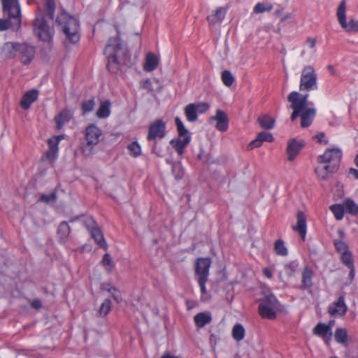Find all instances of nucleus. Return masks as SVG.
Returning a JSON list of instances; mask_svg holds the SVG:
<instances>
[{"instance_id":"7","label":"nucleus","mask_w":358,"mask_h":358,"mask_svg":"<svg viewBox=\"0 0 358 358\" xmlns=\"http://www.w3.org/2000/svg\"><path fill=\"white\" fill-rule=\"evenodd\" d=\"M278 308L277 299L273 294L266 296L259 306V313L262 317L273 320L276 317Z\"/></svg>"},{"instance_id":"5","label":"nucleus","mask_w":358,"mask_h":358,"mask_svg":"<svg viewBox=\"0 0 358 358\" xmlns=\"http://www.w3.org/2000/svg\"><path fill=\"white\" fill-rule=\"evenodd\" d=\"M317 76L312 66H305L300 78V91L310 92L317 89Z\"/></svg>"},{"instance_id":"23","label":"nucleus","mask_w":358,"mask_h":358,"mask_svg":"<svg viewBox=\"0 0 358 358\" xmlns=\"http://www.w3.org/2000/svg\"><path fill=\"white\" fill-rule=\"evenodd\" d=\"M38 96V91L36 90L27 92L22 98L20 101L21 107L24 110L29 109L31 103L36 101Z\"/></svg>"},{"instance_id":"51","label":"nucleus","mask_w":358,"mask_h":358,"mask_svg":"<svg viewBox=\"0 0 358 358\" xmlns=\"http://www.w3.org/2000/svg\"><path fill=\"white\" fill-rule=\"evenodd\" d=\"M111 309V301L109 299H105L99 308L100 315L106 316Z\"/></svg>"},{"instance_id":"20","label":"nucleus","mask_w":358,"mask_h":358,"mask_svg":"<svg viewBox=\"0 0 358 358\" xmlns=\"http://www.w3.org/2000/svg\"><path fill=\"white\" fill-rule=\"evenodd\" d=\"M296 219V224L293 226L292 229L299 234L303 241H305L307 231L306 217L302 211H299L297 213Z\"/></svg>"},{"instance_id":"58","label":"nucleus","mask_w":358,"mask_h":358,"mask_svg":"<svg viewBox=\"0 0 358 358\" xmlns=\"http://www.w3.org/2000/svg\"><path fill=\"white\" fill-rule=\"evenodd\" d=\"M196 110L201 113H205L209 108L206 103H199L196 104Z\"/></svg>"},{"instance_id":"12","label":"nucleus","mask_w":358,"mask_h":358,"mask_svg":"<svg viewBox=\"0 0 358 358\" xmlns=\"http://www.w3.org/2000/svg\"><path fill=\"white\" fill-rule=\"evenodd\" d=\"M210 265V258H199L196 260L194 269L197 280H208Z\"/></svg>"},{"instance_id":"53","label":"nucleus","mask_w":358,"mask_h":358,"mask_svg":"<svg viewBox=\"0 0 358 358\" xmlns=\"http://www.w3.org/2000/svg\"><path fill=\"white\" fill-rule=\"evenodd\" d=\"M84 226L90 231L96 228V222L92 217H87L83 220Z\"/></svg>"},{"instance_id":"27","label":"nucleus","mask_w":358,"mask_h":358,"mask_svg":"<svg viewBox=\"0 0 358 358\" xmlns=\"http://www.w3.org/2000/svg\"><path fill=\"white\" fill-rule=\"evenodd\" d=\"M194 320L198 328H202L211 322L212 317L208 313H199L194 316Z\"/></svg>"},{"instance_id":"59","label":"nucleus","mask_w":358,"mask_h":358,"mask_svg":"<svg viewBox=\"0 0 358 358\" xmlns=\"http://www.w3.org/2000/svg\"><path fill=\"white\" fill-rule=\"evenodd\" d=\"M324 137L325 135L324 133H320L317 135H316L315 138L317 140L319 143L327 145L328 143V141L325 140Z\"/></svg>"},{"instance_id":"60","label":"nucleus","mask_w":358,"mask_h":358,"mask_svg":"<svg viewBox=\"0 0 358 358\" xmlns=\"http://www.w3.org/2000/svg\"><path fill=\"white\" fill-rule=\"evenodd\" d=\"M130 1L133 5L140 7V8H143L146 4L145 0H130Z\"/></svg>"},{"instance_id":"29","label":"nucleus","mask_w":358,"mask_h":358,"mask_svg":"<svg viewBox=\"0 0 358 358\" xmlns=\"http://www.w3.org/2000/svg\"><path fill=\"white\" fill-rule=\"evenodd\" d=\"M313 271L308 266H305L302 272V287L309 288L312 286Z\"/></svg>"},{"instance_id":"25","label":"nucleus","mask_w":358,"mask_h":358,"mask_svg":"<svg viewBox=\"0 0 358 358\" xmlns=\"http://www.w3.org/2000/svg\"><path fill=\"white\" fill-rule=\"evenodd\" d=\"M159 64V59L152 52L147 54L145 61L143 64V69L147 72H150L157 69Z\"/></svg>"},{"instance_id":"22","label":"nucleus","mask_w":358,"mask_h":358,"mask_svg":"<svg viewBox=\"0 0 358 358\" xmlns=\"http://www.w3.org/2000/svg\"><path fill=\"white\" fill-rule=\"evenodd\" d=\"M20 43L7 42L6 43L1 50V55L6 59H12L15 57L18 52V48Z\"/></svg>"},{"instance_id":"26","label":"nucleus","mask_w":358,"mask_h":358,"mask_svg":"<svg viewBox=\"0 0 358 358\" xmlns=\"http://www.w3.org/2000/svg\"><path fill=\"white\" fill-rule=\"evenodd\" d=\"M72 117V113L69 110L65 109L62 110L59 115L55 117L57 128L61 129L64 124L69 122Z\"/></svg>"},{"instance_id":"17","label":"nucleus","mask_w":358,"mask_h":358,"mask_svg":"<svg viewBox=\"0 0 358 358\" xmlns=\"http://www.w3.org/2000/svg\"><path fill=\"white\" fill-rule=\"evenodd\" d=\"M347 310L345 298L343 296H341L336 302L329 306L328 312L332 316H343L346 313Z\"/></svg>"},{"instance_id":"42","label":"nucleus","mask_w":358,"mask_h":358,"mask_svg":"<svg viewBox=\"0 0 358 358\" xmlns=\"http://www.w3.org/2000/svg\"><path fill=\"white\" fill-rule=\"evenodd\" d=\"M222 80L226 86L230 87L234 82V78L229 71L224 70L222 73Z\"/></svg>"},{"instance_id":"31","label":"nucleus","mask_w":358,"mask_h":358,"mask_svg":"<svg viewBox=\"0 0 358 358\" xmlns=\"http://www.w3.org/2000/svg\"><path fill=\"white\" fill-rule=\"evenodd\" d=\"M70 227L66 222H62L57 229V234L60 241L65 242L70 234Z\"/></svg>"},{"instance_id":"32","label":"nucleus","mask_w":358,"mask_h":358,"mask_svg":"<svg viewBox=\"0 0 358 358\" xmlns=\"http://www.w3.org/2000/svg\"><path fill=\"white\" fill-rule=\"evenodd\" d=\"M185 114L188 121L195 122L197 120V110L196 103H190L186 106Z\"/></svg>"},{"instance_id":"43","label":"nucleus","mask_w":358,"mask_h":358,"mask_svg":"<svg viewBox=\"0 0 358 358\" xmlns=\"http://www.w3.org/2000/svg\"><path fill=\"white\" fill-rule=\"evenodd\" d=\"M127 148L129 151V154L134 157H138L141 153V148L136 141L130 143Z\"/></svg>"},{"instance_id":"28","label":"nucleus","mask_w":358,"mask_h":358,"mask_svg":"<svg viewBox=\"0 0 358 358\" xmlns=\"http://www.w3.org/2000/svg\"><path fill=\"white\" fill-rule=\"evenodd\" d=\"M92 237L94 239L96 243L101 248L105 250L107 249L108 246L106 242L103 238V235L100 229L96 227L90 231Z\"/></svg>"},{"instance_id":"2","label":"nucleus","mask_w":358,"mask_h":358,"mask_svg":"<svg viewBox=\"0 0 358 358\" xmlns=\"http://www.w3.org/2000/svg\"><path fill=\"white\" fill-rule=\"evenodd\" d=\"M104 53L108 58V69L113 73L122 71L124 66L129 64L127 50L122 47L118 36L109 40Z\"/></svg>"},{"instance_id":"37","label":"nucleus","mask_w":358,"mask_h":358,"mask_svg":"<svg viewBox=\"0 0 358 358\" xmlns=\"http://www.w3.org/2000/svg\"><path fill=\"white\" fill-rule=\"evenodd\" d=\"M274 250L278 255L286 256L288 253L285 242L281 239L277 240L275 242Z\"/></svg>"},{"instance_id":"24","label":"nucleus","mask_w":358,"mask_h":358,"mask_svg":"<svg viewBox=\"0 0 358 358\" xmlns=\"http://www.w3.org/2000/svg\"><path fill=\"white\" fill-rule=\"evenodd\" d=\"M191 137L190 136H185V137L173 139L171 141L170 143L175 148L176 151L178 152L179 155H182L184 152V150L185 147L190 142Z\"/></svg>"},{"instance_id":"6","label":"nucleus","mask_w":358,"mask_h":358,"mask_svg":"<svg viewBox=\"0 0 358 358\" xmlns=\"http://www.w3.org/2000/svg\"><path fill=\"white\" fill-rule=\"evenodd\" d=\"M101 135V129L94 124H91L85 129L87 143L82 148V152L85 156H90L93 154L94 148L99 142Z\"/></svg>"},{"instance_id":"1","label":"nucleus","mask_w":358,"mask_h":358,"mask_svg":"<svg viewBox=\"0 0 358 358\" xmlns=\"http://www.w3.org/2000/svg\"><path fill=\"white\" fill-rule=\"evenodd\" d=\"M308 94H301L298 92H292L287 96V101L290 103L289 108L293 112L290 119L294 122L299 116L301 117V127H308L313 121L316 114V110L308 108Z\"/></svg>"},{"instance_id":"40","label":"nucleus","mask_w":358,"mask_h":358,"mask_svg":"<svg viewBox=\"0 0 358 358\" xmlns=\"http://www.w3.org/2000/svg\"><path fill=\"white\" fill-rule=\"evenodd\" d=\"M330 210L334 213L335 217L338 220L343 219L344 215V208L340 204H334L330 207Z\"/></svg>"},{"instance_id":"55","label":"nucleus","mask_w":358,"mask_h":358,"mask_svg":"<svg viewBox=\"0 0 358 358\" xmlns=\"http://www.w3.org/2000/svg\"><path fill=\"white\" fill-rule=\"evenodd\" d=\"M259 137H260L262 142H273L274 138L271 133L266 131H262L259 133Z\"/></svg>"},{"instance_id":"38","label":"nucleus","mask_w":358,"mask_h":358,"mask_svg":"<svg viewBox=\"0 0 358 358\" xmlns=\"http://www.w3.org/2000/svg\"><path fill=\"white\" fill-rule=\"evenodd\" d=\"M102 265L107 272L110 273L114 268V262L112 260L110 255L108 253L105 254L101 261Z\"/></svg>"},{"instance_id":"48","label":"nucleus","mask_w":358,"mask_h":358,"mask_svg":"<svg viewBox=\"0 0 358 358\" xmlns=\"http://www.w3.org/2000/svg\"><path fill=\"white\" fill-rule=\"evenodd\" d=\"M299 266L296 261L291 262L284 266L285 273L287 275L292 276L297 270Z\"/></svg>"},{"instance_id":"41","label":"nucleus","mask_w":358,"mask_h":358,"mask_svg":"<svg viewBox=\"0 0 358 358\" xmlns=\"http://www.w3.org/2000/svg\"><path fill=\"white\" fill-rule=\"evenodd\" d=\"M175 123L177 127L179 137L182 138L185 136H189L187 129L185 127L182 120L178 117L175 118Z\"/></svg>"},{"instance_id":"52","label":"nucleus","mask_w":358,"mask_h":358,"mask_svg":"<svg viewBox=\"0 0 358 358\" xmlns=\"http://www.w3.org/2000/svg\"><path fill=\"white\" fill-rule=\"evenodd\" d=\"M95 106L94 101L93 99L85 101L82 104V110L84 113L91 112Z\"/></svg>"},{"instance_id":"44","label":"nucleus","mask_w":358,"mask_h":358,"mask_svg":"<svg viewBox=\"0 0 358 358\" xmlns=\"http://www.w3.org/2000/svg\"><path fill=\"white\" fill-rule=\"evenodd\" d=\"M344 205L347 213L352 215H358V206L352 200H347Z\"/></svg>"},{"instance_id":"36","label":"nucleus","mask_w":358,"mask_h":358,"mask_svg":"<svg viewBox=\"0 0 358 358\" xmlns=\"http://www.w3.org/2000/svg\"><path fill=\"white\" fill-rule=\"evenodd\" d=\"M273 5L268 2L257 3L254 7L253 12L256 14H260L265 12H269L272 10Z\"/></svg>"},{"instance_id":"49","label":"nucleus","mask_w":358,"mask_h":358,"mask_svg":"<svg viewBox=\"0 0 358 358\" xmlns=\"http://www.w3.org/2000/svg\"><path fill=\"white\" fill-rule=\"evenodd\" d=\"M141 87L148 90V92L161 91V87L158 86L157 88H155L152 85V80L149 78L145 80L141 83Z\"/></svg>"},{"instance_id":"18","label":"nucleus","mask_w":358,"mask_h":358,"mask_svg":"<svg viewBox=\"0 0 358 358\" xmlns=\"http://www.w3.org/2000/svg\"><path fill=\"white\" fill-rule=\"evenodd\" d=\"M313 334L321 337L329 344L332 336L331 327L324 323H319L313 328Z\"/></svg>"},{"instance_id":"54","label":"nucleus","mask_w":358,"mask_h":358,"mask_svg":"<svg viewBox=\"0 0 358 358\" xmlns=\"http://www.w3.org/2000/svg\"><path fill=\"white\" fill-rule=\"evenodd\" d=\"M107 290L112 294L113 297L117 302L120 303L122 301L120 292L115 287H111Z\"/></svg>"},{"instance_id":"64","label":"nucleus","mask_w":358,"mask_h":358,"mask_svg":"<svg viewBox=\"0 0 358 358\" xmlns=\"http://www.w3.org/2000/svg\"><path fill=\"white\" fill-rule=\"evenodd\" d=\"M349 173L358 179V170L352 168L349 170Z\"/></svg>"},{"instance_id":"62","label":"nucleus","mask_w":358,"mask_h":358,"mask_svg":"<svg viewBox=\"0 0 358 358\" xmlns=\"http://www.w3.org/2000/svg\"><path fill=\"white\" fill-rule=\"evenodd\" d=\"M31 306L32 308H34L35 309H39L42 307L41 301L39 299H35L31 301Z\"/></svg>"},{"instance_id":"33","label":"nucleus","mask_w":358,"mask_h":358,"mask_svg":"<svg viewBox=\"0 0 358 358\" xmlns=\"http://www.w3.org/2000/svg\"><path fill=\"white\" fill-rule=\"evenodd\" d=\"M110 105L109 101L101 102L96 111V116L99 118H106L108 117L110 113Z\"/></svg>"},{"instance_id":"8","label":"nucleus","mask_w":358,"mask_h":358,"mask_svg":"<svg viewBox=\"0 0 358 358\" xmlns=\"http://www.w3.org/2000/svg\"><path fill=\"white\" fill-rule=\"evenodd\" d=\"M336 17L341 27L348 32L358 31V21L353 19L346 22V1L342 0L336 10Z\"/></svg>"},{"instance_id":"13","label":"nucleus","mask_w":358,"mask_h":358,"mask_svg":"<svg viewBox=\"0 0 358 358\" xmlns=\"http://www.w3.org/2000/svg\"><path fill=\"white\" fill-rule=\"evenodd\" d=\"M338 170V168L332 165L326 163L317 162V165L315 168V173L319 180H327L330 178Z\"/></svg>"},{"instance_id":"4","label":"nucleus","mask_w":358,"mask_h":358,"mask_svg":"<svg viewBox=\"0 0 358 358\" xmlns=\"http://www.w3.org/2000/svg\"><path fill=\"white\" fill-rule=\"evenodd\" d=\"M33 31L40 41L47 43L52 42L54 29L49 26L43 16L36 17L33 22Z\"/></svg>"},{"instance_id":"16","label":"nucleus","mask_w":358,"mask_h":358,"mask_svg":"<svg viewBox=\"0 0 358 358\" xmlns=\"http://www.w3.org/2000/svg\"><path fill=\"white\" fill-rule=\"evenodd\" d=\"M304 144L303 141H296V139L289 141L287 148V160L289 162H292L295 159L301 150L303 148Z\"/></svg>"},{"instance_id":"34","label":"nucleus","mask_w":358,"mask_h":358,"mask_svg":"<svg viewBox=\"0 0 358 358\" xmlns=\"http://www.w3.org/2000/svg\"><path fill=\"white\" fill-rule=\"evenodd\" d=\"M258 122L261 127L266 129H271L275 124V120L269 115H264L259 117Z\"/></svg>"},{"instance_id":"30","label":"nucleus","mask_w":358,"mask_h":358,"mask_svg":"<svg viewBox=\"0 0 358 358\" xmlns=\"http://www.w3.org/2000/svg\"><path fill=\"white\" fill-rule=\"evenodd\" d=\"M334 338L338 343L342 344L345 346L348 344V335L346 329L338 328L334 332Z\"/></svg>"},{"instance_id":"47","label":"nucleus","mask_w":358,"mask_h":358,"mask_svg":"<svg viewBox=\"0 0 358 358\" xmlns=\"http://www.w3.org/2000/svg\"><path fill=\"white\" fill-rule=\"evenodd\" d=\"M201 293V300L202 301H207L210 299V295L208 294L206 288V283L208 281V280H197Z\"/></svg>"},{"instance_id":"45","label":"nucleus","mask_w":358,"mask_h":358,"mask_svg":"<svg viewBox=\"0 0 358 358\" xmlns=\"http://www.w3.org/2000/svg\"><path fill=\"white\" fill-rule=\"evenodd\" d=\"M43 1L48 16L52 19L55 10V0H43Z\"/></svg>"},{"instance_id":"35","label":"nucleus","mask_w":358,"mask_h":358,"mask_svg":"<svg viewBox=\"0 0 358 358\" xmlns=\"http://www.w3.org/2000/svg\"><path fill=\"white\" fill-rule=\"evenodd\" d=\"M232 336L237 341H241L244 338L245 329L242 324H236L234 326L232 329Z\"/></svg>"},{"instance_id":"19","label":"nucleus","mask_w":358,"mask_h":358,"mask_svg":"<svg viewBox=\"0 0 358 358\" xmlns=\"http://www.w3.org/2000/svg\"><path fill=\"white\" fill-rule=\"evenodd\" d=\"M17 52L21 55L22 62L24 64H28L34 57L35 50L32 45L27 43H20Z\"/></svg>"},{"instance_id":"14","label":"nucleus","mask_w":358,"mask_h":358,"mask_svg":"<svg viewBox=\"0 0 358 358\" xmlns=\"http://www.w3.org/2000/svg\"><path fill=\"white\" fill-rule=\"evenodd\" d=\"M61 138L62 137L58 136L48 139V150L42 157L43 160H48L49 162H52L57 157L58 152V145Z\"/></svg>"},{"instance_id":"10","label":"nucleus","mask_w":358,"mask_h":358,"mask_svg":"<svg viewBox=\"0 0 358 358\" xmlns=\"http://www.w3.org/2000/svg\"><path fill=\"white\" fill-rule=\"evenodd\" d=\"M342 157V152L341 149L327 148L324 154L317 157V162L326 163L339 169L340 163Z\"/></svg>"},{"instance_id":"61","label":"nucleus","mask_w":358,"mask_h":358,"mask_svg":"<svg viewBox=\"0 0 358 358\" xmlns=\"http://www.w3.org/2000/svg\"><path fill=\"white\" fill-rule=\"evenodd\" d=\"M176 170H178V173L177 176H176V178L177 179H180L183 176V171H181V167L180 164L174 165L173 167V171H176Z\"/></svg>"},{"instance_id":"9","label":"nucleus","mask_w":358,"mask_h":358,"mask_svg":"<svg viewBox=\"0 0 358 358\" xmlns=\"http://www.w3.org/2000/svg\"><path fill=\"white\" fill-rule=\"evenodd\" d=\"M3 10L10 17L14 20L15 27H20L21 24V10L18 0H1Z\"/></svg>"},{"instance_id":"50","label":"nucleus","mask_w":358,"mask_h":358,"mask_svg":"<svg viewBox=\"0 0 358 358\" xmlns=\"http://www.w3.org/2000/svg\"><path fill=\"white\" fill-rule=\"evenodd\" d=\"M334 245L336 251L340 254H342L349 250L348 245L341 240H334Z\"/></svg>"},{"instance_id":"3","label":"nucleus","mask_w":358,"mask_h":358,"mask_svg":"<svg viewBox=\"0 0 358 358\" xmlns=\"http://www.w3.org/2000/svg\"><path fill=\"white\" fill-rule=\"evenodd\" d=\"M55 24L66 36V40L75 44L80 40V25L78 21L67 13L62 11L58 13Z\"/></svg>"},{"instance_id":"21","label":"nucleus","mask_w":358,"mask_h":358,"mask_svg":"<svg viewBox=\"0 0 358 358\" xmlns=\"http://www.w3.org/2000/svg\"><path fill=\"white\" fill-rule=\"evenodd\" d=\"M227 9L228 8L227 7L217 8L213 13H212L211 15H208L206 17V20L208 22L209 24L213 26L216 24L221 23L225 17Z\"/></svg>"},{"instance_id":"15","label":"nucleus","mask_w":358,"mask_h":358,"mask_svg":"<svg viewBox=\"0 0 358 358\" xmlns=\"http://www.w3.org/2000/svg\"><path fill=\"white\" fill-rule=\"evenodd\" d=\"M210 121H215V128L220 131H226L229 127V119L225 112L217 110L215 115L212 116Z\"/></svg>"},{"instance_id":"46","label":"nucleus","mask_w":358,"mask_h":358,"mask_svg":"<svg viewBox=\"0 0 358 358\" xmlns=\"http://www.w3.org/2000/svg\"><path fill=\"white\" fill-rule=\"evenodd\" d=\"M9 28L18 29L20 27H15L14 20H10L9 17L8 20H0V31H4Z\"/></svg>"},{"instance_id":"57","label":"nucleus","mask_w":358,"mask_h":358,"mask_svg":"<svg viewBox=\"0 0 358 358\" xmlns=\"http://www.w3.org/2000/svg\"><path fill=\"white\" fill-rule=\"evenodd\" d=\"M262 140L260 137H259V134H257L256 138L253 141H252L249 145L251 149L255 148H259L262 145Z\"/></svg>"},{"instance_id":"63","label":"nucleus","mask_w":358,"mask_h":358,"mask_svg":"<svg viewBox=\"0 0 358 358\" xmlns=\"http://www.w3.org/2000/svg\"><path fill=\"white\" fill-rule=\"evenodd\" d=\"M306 43L310 48L313 49L315 47L316 39L315 38L309 37L306 40Z\"/></svg>"},{"instance_id":"11","label":"nucleus","mask_w":358,"mask_h":358,"mask_svg":"<svg viewBox=\"0 0 358 358\" xmlns=\"http://www.w3.org/2000/svg\"><path fill=\"white\" fill-rule=\"evenodd\" d=\"M166 135V123L162 120H157L152 123L148 129V140L150 141H155V145L152 148L153 151L156 148L155 139L162 138Z\"/></svg>"},{"instance_id":"39","label":"nucleus","mask_w":358,"mask_h":358,"mask_svg":"<svg viewBox=\"0 0 358 358\" xmlns=\"http://www.w3.org/2000/svg\"><path fill=\"white\" fill-rule=\"evenodd\" d=\"M341 260L348 267H352L354 266L352 254L350 250L341 254Z\"/></svg>"},{"instance_id":"56","label":"nucleus","mask_w":358,"mask_h":358,"mask_svg":"<svg viewBox=\"0 0 358 358\" xmlns=\"http://www.w3.org/2000/svg\"><path fill=\"white\" fill-rule=\"evenodd\" d=\"M55 199H56V194L55 193H52L49 195L42 194L40 197V201L45 202V203H49L50 201H55Z\"/></svg>"}]
</instances>
